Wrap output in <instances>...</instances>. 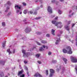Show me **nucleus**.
<instances>
[{"instance_id":"nucleus-1","label":"nucleus","mask_w":77,"mask_h":77,"mask_svg":"<svg viewBox=\"0 0 77 77\" xmlns=\"http://www.w3.org/2000/svg\"><path fill=\"white\" fill-rule=\"evenodd\" d=\"M66 48L67 50H66L65 49H63V51L64 53H67L68 54H72V52L71 51L70 46H68Z\"/></svg>"},{"instance_id":"nucleus-2","label":"nucleus","mask_w":77,"mask_h":77,"mask_svg":"<svg viewBox=\"0 0 77 77\" xmlns=\"http://www.w3.org/2000/svg\"><path fill=\"white\" fill-rule=\"evenodd\" d=\"M26 50L23 49L22 50V53L23 54V57H28V56H30V53H26Z\"/></svg>"},{"instance_id":"nucleus-3","label":"nucleus","mask_w":77,"mask_h":77,"mask_svg":"<svg viewBox=\"0 0 77 77\" xmlns=\"http://www.w3.org/2000/svg\"><path fill=\"white\" fill-rule=\"evenodd\" d=\"M15 8L16 10V12L18 13V12L20 11L19 10L21 9V6L16 5L15 6Z\"/></svg>"},{"instance_id":"nucleus-4","label":"nucleus","mask_w":77,"mask_h":77,"mask_svg":"<svg viewBox=\"0 0 77 77\" xmlns=\"http://www.w3.org/2000/svg\"><path fill=\"white\" fill-rule=\"evenodd\" d=\"M52 24H55V26H57L58 25V24H62V23L60 22L56 23V21L55 20H52Z\"/></svg>"},{"instance_id":"nucleus-5","label":"nucleus","mask_w":77,"mask_h":77,"mask_svg":"<svg viewBox=\"0 0 77 77\" xmlns=\"http://www.w3.org/2000/svg\"><path fill=\"white\" fill-rule=\"evenodd\" d=\"M71 59L72 62L75 63V62H77V59L76 57H71Z\"/></svg>"},{"instance_id":"nucleus-6","label":"nucleus","mask_w":77,"mask_h":77,"mask_svg":"<svg viewBox=\"0 0 77 77\" xmlns=\"http://www.w3.org/2000/svg\"><path fill=\"white\" fill-rule=\"evenodd\" d=\"M31 30V29L29 27L27 28L25 30V32L26 33H29L30 32Z\"/></svg>"},{"instance_id":"nucleus-7","label":"nucleus","mask_w":77,"mask_h":77,"mask_svg":"<svg viewBox=\"0 0 77 77\" xmlns=\"http://www.w3.org/2000/svg\"><path fill=\"white\" fill-rule=\"evenodd\" d=\"M48 11L49 12L52 13V9L50 6H48Z\"/></svg>"},{"instance_id":"nucleus-8","label":"nucleus","mask_w":77,"mask_h":77,"mask_svg":"<svg viewBox=\"0 0 77 77\" xmlns=\"http://www.w3.org/2000/svg\"><path fill=\"white\" fill-rule=\"evenodd\" d=\"M34 77H42V75H41L40 74H39L38 73H37L35 74L34 75Z\"/></svg>"},{"instance_id":"nucleus-9","label":"nucleus","mask_w":77,"mask_h":77,"mask_svg":"<svg viewBox=\"0 0 77 77\" xmlns=\"http://www.w3.org/2000/svg\"><path fill=\"white\" fill-rule=\"evenodd\" d=\"M60 41V38H59V39H57L56 41L57 42H55V44H58V43Z\"/></svg>"},{"instance_id":"nucleus-10","label":"nucleus","mask_w":77,"mask_h":77,"mask_svg":"<svg viewBox=\"0 0 77 77\" xmlns=\"http://www.w3.org/2000/svg\"><path fill=\"white\" fill-rule=\"evenodd\" d=\"M23 71H19L18 73V75H20L23 74Z\"/></svg>"},{"instance_id":"nucleus-11","label":"nucleus","mask_w":77,"mask_h":77,"mask_svg":"<svg viewBox=\"0 0 77 77\" xmlns=\"http://www.w3.org/2000/svg\"><path fill=\"white\" fill-rule=\"evenodd\" d=\"M65 28H66V29L67 30H69V26H68V25H66L65 26Z\"/></svg>"},{"instance_id":"nucleus-12","label":"nucleus","mask_w":77,"mask_h":77,"mask_svg":"<svg viewBox=\"0 0 77 77\" xmlns=\"http://www.w3.org/2000/svg\"><path fill=\"white\" fill-rule=\"evenodd\" d=\"M7 52H8V53H9V54H12V52L10 50V49H8L7 50Z\"/></svg>"},{"instance_id":"nucleus-13","label":"nucleus","mask_w":77,"mask_h":77,"mask_svg":"<svg viewBox=\"0 0 77 77\" xmlns=\"http://www.w3.org/2000/svg\"><path fill=\"white\" fill-rule=\"evenodd\" d=\"M63 61H64L65 63H66V62L67 61V59H66V58H63Z\"/></svg>"},{"instance_id":"nucleus-14","label":"nucleus","mask_w":77,"mask_h":77,"mask_svg":"<svg viewBox=\"0 0 77 77\" xmlns=\"http://www.w3.org/2000/svg\"><path fill=\"white\" fill-rule=\"evenodd\" d=\"M5 64V62L3 61H0V65H4Z\"/></svg>"},{"instance_id":"nucleus-15","label":"nucleus","mask_w":77,"mask_h":77,"mask_svg":"<svg viewBox=\"0 0 77 77\" xmlns=\"http://www.w3.org/2000/svg\"><path fill=\"white\" fill-rule=\"evenodd\" d=\"M41 43H42V44H46L47 43V41H45L44 40H42L41 41Z\"/></svg>"},{"instance_id":"nucleus-16","label":"nucleus","mask_w":77,"mask_h":77,"mask_svg":"<svg viewBox=\"0 0 77 77\" xmlns=\"http://www.w3.org/2000/svg\"><path fill=\"white\" fill-rule=\"evenodd\" d=\"M54 32H55V31H54V29H52V31H51L52 34L53 35H55Z\"/></svg>"},{"instance_id":"nucleus-17","label":"nucleus","mask_w":77,"mask_h":77,"mask_svg":"<svg viewBox=\"0 0 77 77\" xmlns=\"http://www.w3.org/2000/svg\"><path fill=\"white\" fill-rule=\"evenodd\" d=\"M50 71L51 73H52V74H53V73H54V71L53 69H50Z\"/></svg>"},{"instance_id":"nucleus-18","label":"nucleus","mask_w":77,"mask_h":77,"mask_svg":"<svg viewBox=\"0 0 77 77\" xmlns=\"http://www.w3.org/2000/svg\"><path fill=\"white\" fill-rule=\"evenodd\" d=\"M28 11L27 10H25L23 11V13L25 14H27V11Z\"/></svg>"},{"instance_id":"nucleus-19","label":"nucleus","mask_w":77,"mask_h":77,"mask_svg":"<svg viewBox=\"0 0 77 77\" xmlns=\"http://www.w3.org/2000/svg\"><path fill=\"white\" fill-rule=\"evenodd\" d=\"M2 44L3 47H5V45H6V42H5L3 43Z\"/></svg>"},{"instance_id":"nucleus-20","label":"nucleus","mask_w":77,"mask_h":77,"mask_svg":"<svg viewBox=\"0 0 77 77\" xmlns=\"http://www.w3.org/2000/svg\"><path fill=\"white\" fill-rule=\"evenodd\" d=\"M44 50V49L42 47H41L40 49H39V51H43Z\"/></svg>"},{"instance_id":"nucleus-21","label":"nucleus","mask_w":77,"mask_h":77,"mask_svg":"<svg viewBox=\"0 0 77 77\" xmlns=\"http://www.w3.org/2000/svg\"><path fill=\"white\" fill-rule=\"evenodd\" d=\"M43 47L44 48H46V49H48V46H45V45H43Z\"/></svg>"},{"instance_id":"nucleus-22","label":"nucleus","mask_w":77,"mask_h":77,"mask_svg":"<svg viewBox=\"0 0 77 77\" xmlns=\"http://www.w3.org/2000/svg\"><path fill=\"white\" fill-rule=\"evenodd\" d=\"M58 14L60 15L62 14V11H61L60 10H58Z\"/></svg>"},{"instance_id":"nucleus-23","label":"nucleus","mask_w":77,"mask_h":77,"mask_svg":"<svg viewBox=\"0 0 77 77\" xmlns=\"http://www.w3.org/2000/svg\"><path fill=\"white\" fill-rule=\"evenodd\" d=\"M1 77H3L4 76V74L3 72H2L0 74Z\"/></svg>"},{"instance_id":"nucleus-24","label":"nucleus","mask_w":77,"mask_h":77,"mask_svg":"<svg viewBox=\"0 0 77 77\" xmlns=\"http://www.w3.org/2000/svg\"><path fill=\"white\" fill-rule=\"evenodd\" d=\"M11 2H10V1H8V5H11Z\"/></svg>"},{"instance_id":"nucleus-25","label":"nucleus","mask_w":77,"mask_h":77,"mask_svg":"<svg viewBox=\"0 0 77 77\" xmlns=\"http://www.w3.org/2000/svg\"><path fill=\"white\" fill-rule=\"evenodd\" d=\"M40 56V55L39 54H37L36 55V57H39Z\"/></svg>"},{"instance_id":"nucleus-26","label":"nucleus","mask_w":77,"mask_h":77,"mask_svg":"<svg viewBox=\"0 0 77 77\" xmlns=\"http://www.w3.org/2000/svg\"><path fill=\"white\" fill-rule=\"evenodd\" d=\"M36 33L37 35H41V34H42V33L40 32H37Z\"/></svg>"},{"instance_id":"nucleus-27","label":"nucleus","mask_w":77,"mask_h":77,"mask_svg":"<svg viewBox=\"0 0 77 77\" xmlns=\"http://www.w3.org/2000/svg\"><path fill=\"white\" fill-rule=\"evenodd\" d=\"M41 17H36L35 18V20H39V19H41Z\"/></svg>"},{"instance_id":"nucleus-28","label":"nucleus","mask_w":77,"mask_h":77,"mask_svg":"<svg viewBox=\"0 0 77 77\" xmlns=\"http://www.w3.org/2000/svg\"><path fill=\"white\" fill-rule=\"evenodd\" d=\"M53 73H51L50 75H49V77H51L53 76Z\"/></svg>"},{"instance_id":"nucleus-29","label":"nucleus","mask_w":77,"mask_h":77,"mask_svg":"<svg viewBox=\"0 0 77 77\" xmlns=\"http://www.w3.org/2000/svg\"><path fill=\"white\" fill-rule=\"evenodd\" d=\"M46 75H48V70H46Z\"/></svg>"},{"instance_id":"nucleus-30","label":"nucleus","mask_w":77,"mask_h":77,"mask_svg":"<svg viewBox=\"0 0 77 77\" xmlns=\"http://www.w3.org/2000/svg\"><path fill=\"white\" fill-rule=\"evenodd\" d=\"M52 62H53V63H56V62H57V61H56V60H53L52 61Z\"/></svg>"},{"instance_id":"nucleus-31","label":"nucleus","mask_w":77,"mask_h":77,"mask_svg":"<svg viewBox=\"0 0 77 77\" xmlns=\"http://www.w3.org/2000/svg\"><path fill=\"white\" fill-rule=\"evenodd\" d=\"M2 25L3 26H5V23L4 22H3L2 23Z\"/></svg>"},{"instance_id":"nucleus-32","label":"nucleus","mask_w":77,"mask_h":77,"mask_svg":"<svg viewBox=\"0 0 77 77\" xmlns=\"http://www.w3.org/2000/svg\"><path fill=\"white\" fill-rule=\"evenodd\" d=\"M9 9V7H7V10L5 11V12H8V9Z\"/></svg>"},{"instance_id":"nucleus-33","label":"nucleus","mask_w":77,"mask_h":77,"mask_svg":"<svg viewBox=\"0 0 77 77\" xmlns=\"http://www.w3.org/2000/svg\"><path fill=\"white\" fill-rule=\"evenodd\" d=\"M48 54L49 55H51V52H49L48 53Z\"/></svg>"},{"instance_id":"nucleus-34","label":"nucleus","mask_w":77,"mask_h":77,"mask_svg":"<svg viewBox=\"0 0 77 77\" xmlns=\"http://www.w3.org/2000/svg\"><path fill=\"white\" fill-rule=\"evenodd\" d=\"M47 37H50V34H48L46 35Z\"/></svg>"},{"instance_id":"nucleus-35","label":"nucleus","mask_w":77,"mask_h":77,"mask_svg":"<svg viewBox=\"0 0 77 77\" xmlns=\"http://www.w3.org/2000/svg\"><path fill=\"white\" fill-rule=\"evenodd\" d=\"M11 13H9L8 14H7V16H9V15H11Z\"/></svg>"},{"instance_id":"nucleus-36","label":"nucleus","mask_w":77,"mask_h":77,"mask_svg":"<svg viewBox=\"0 0 77 77\" xmlns=\"http://www.w3.org/2000/svg\"><path fill=\"white\" fill-rule=\"evenodd\" d=\"M25 75H24V74H23L22 75H20V77H24Z\"/></svg>"},{"instance_id":"nucleus-37","label":"nucleus","mask_w":77,"mask_h":77,"mask_svg":"<svg viewBox=\"0 0 77 77\" xmlns=\"http://www.w3.org/2000/svg\"><path fill=\"white\" fill-rule=\"evenodd\" d=\"M36 43L38 45H41V44L39 42H36Z\"/></svg>"},{"instance_id":"nucleus-38","label":"nucleus","mask_w":77,"mask_h":77,"mask_svg":"<svg viewBox=\"0 0 77 77\" xmlns=\"http://www.w3.org/2000/svg\"><path fill=\"white\" fill-rule=\"evenodd\" d=\"M33 12L31 11H29V14H33Z\"/></svg>"},{"instance_id":"nucleus-39","label":"nucleus","mask_w":77,"mask_h":77,"mask_svg":"<svg viewBox=\"0 0 77 77\" xmlns=\"http://www.w3.org/2000/svg\"><path fill=\"white\" fill-rule=\"evenodd\" d=\"M51 2L52 3H55V0H53L51 1Z\"/></svg>"},{"instance_id":"nucleus-40","label":"nucleus","mask_w":77,"mask_h":77,"mask_svg":"<svg viewBox=\"0 0 77 77\" xmlns=\"http://www.w3.org/2000/svg\"><path fill=\"white\" fill-rule=\"evenodd\" d=\"M37 62L39 63V64H41V61H37Z\"/></svg>"},{"instance_id":"nucleus-41","label":"nucleus","mask_w":77,"mask_h":77,"mask_svg":"<svg viewBox=\"0 0 77 77\" xmlns=\"http://www.w3.org/2000/svg\"><path fill=\"white\" fill-rule=\"evenodd\" d=\"M24 63H27V61H26V60H25V61H24Z\"/></svg>"},{"instance_id":"nucleus-42","label":"nucleus","mask_w":77,"mask_h":77,"mask_svg":"<svg viewBox=\"0 0 77 77\" xmlns=\"http://www.w3.org/2000/svg\"><path fill=\"white\" fill-rule=\"evenodd\" d=\"M75 25V24H74V23L72 24V27H73Z\"/></svg>"},{"instance_id":"nucleus-43","label":"nucleus","mask_w":77,"mask_h":77,"mask_svg":"<svg viewBox=\"0 0 77 77\" xmlns=\"http://www.w3.org/2000/svg\"><path fill=\"white\" fill-rule=\"evenodd\" d=\"M23 5L24 6H26V4L25 3H23Z\"/></svg>"},{"instance_id":"nucleus-44","label":"nucleus","mask_w":77,"mask_h":77,"mask_svg":"<svg viewBox=\"0 0 77 77\" xmlns=\"http://www.w3.org/2000/svg\"><path fill=\"white\" fill-rule=\"evenodd\" d=\"M57 18H58V17H56L55 18V20H57Z\"/></svg>"},{"instance_id":"nucleus-45","label":"nucleus","mask_w":77,"mask_h":77,"mask_svg":"<svg viewBox=\"0 0 77 77\" xmlns=\"http://www.w3.org/2000/svg\"><path fill=\"white\" fill-rule=\"evenodd\" d=\"M34 15H36V14H37V12H35L34 13Z\"/></svg>"},{"instance_id":"nucleus-46","label":"nucleus","mask_w":77,"mask_h":77,"mask_svg":"<svg viewBox=\"0 0 77 77\" xmlns=\"http://www.w3.org/2000/svg\"><path fill=\"white\" fill-rule=\"evenodd\" d=\"M15 50L14 49L13 50V53H15Z\"/></svg>"},{"instance_id":"nucleus-47","label":"nucleus","mask_w":77,"mask_h":77,"mask_svg":"<svg viewBox=\"0 0 77 77\" xmlns=\"http://www.w3.org/2000/svg\"><path fill=\"white\" fill-rule=\"evenodd\" d=\"M75 41H76V45L77 46V38H76V39H75Z\"/></svg>"},{"instance_id":"nucleus-48","label":"nucleus","mask_w":77,"mask_h":77,"mask_svg":"<svg viewBox=\"0 0 77 77\" xmlns=\"http://www.w3.org/2000/svg\"><path fill=\"white\" fill-rule=\"evenodd\" d=\"M72 12V10H70L69 11V14H71Z\"/></svg>"},{"instance_id":"nucleus-49","label":"nucleus","mask_w":77,"mask_h":77,"mask_svg":"<svg viewBox=\"0 0 77 77\" xmlns=\"http://www.w3.org/2000/svg\"><path fill=\"white\" fill-rule=\"evenodd\" d=\"M25 69H26V70H27V69H28L27 68V67H25Z\"/></svg>"},{"instance_id":"nucleus-50","label":"nucleus","mask_w":77,"mask_h":77,"mask_svg":"<svg viewBox=\"0 0 77 77\" xmlns=\"http://www.w3.org/2000/svg\"><path fill=\"white\" fill-rule=\"evenodd\" d=\"M60 2H64V0H60Z\"/></svg>"},{"instance_id":"nucleus-51","label":"nucleus","mask_w":77,"mask_h":77,"mask_svg":"<svg viewBox=\"0 0 77 77\" xmlns=\"http://www.w3.org/2000/svg\"><path fill=\"white\" fill-rule=\"evenodd\" d=\"M29 22H26L25 23V24H29Z\"/></svg>"},{"instance_id":"nucleus-52","label":"nucleus","mask_w":77,"mask_h":77,"mask_svg":"<svg viewBox=\"0 0 77 77\" xmlns=\"http://www.w3.org/2000/svg\"><path fill=\"white\" fill-rule=\"evenodd\" d=\"M74 12L72 13L71 15H74Z\"/></svg>"},{"instance_id":"nucleus-53","label":"nucleus","mask_w":77,"mask_h":77,"mask_svg":"<svg viewBox=\"0 0 77 77\" xmlns=\"http://www.w3.org/2000/svg\"><path fill=\"white\" fill-rule=\"evenodd\" d=\"M51 17H52V18H53V17H54V15H53Z\"/></svg>"},{"instance_id":"nucleus-54","label":"nucleus","mask_w":77,"mask_h":77,"mask_svg":"<svg viewBox=\"0 0 77 77\" xmlns=\"http://www.w3.org/2000/svg\"><path fill=\"white\" fill-rule=\"evenodd\" d=\"M27 74L28 76H29V72H27Z\"/></svg>"},{"instance_id":"nucleus-55","label":"nucleus","mask_w":77,"mask_h":77,"mask_svg":"<svg viewBox=\"0 0 77 77\" xmlns=\"http://www.w3.org/2000/svg\"><path fill=\"white\" fill-rule=\"evenodd\" d=\"M57 28H61V26H57Z\"/></svg>"},{"instance_id":"nucleus-56","label":"nucleus","mask_w":77,"mask_h":77,"mask_svg":"<svg viewBox=\"0 0 77 77\" xmlns=\"http://www.w3.org/2000/svg\"><path fill=\"white\" fill-rule=\"evenodd\" d=\"M74 40H72V44H73V43H74Z\"/></svg>"},{"instance_id":"nucleus-57","label":"nucleus","mask_w":77,"mask_h":77,"mask_svg":"<svg viewBox=\"0 0 77 77\" xmlns=\"http://www.w3.org/2000/svg\"><path fill=\"white\" fill-rule=\"evenodd\" d=\"M70 21H69L68 22V24H70Z\"/></svg>"},{"instance_id":"nucleus-58","label":"nucleus","mask_w":77,"mask_h":77,"mask_svg":"<svg viewBox=\"0 0 77 77\" xmlns=\"http://www.w3.org/2000/svg\"><path fill=\"white\" fill-rule=\"evenodd\" d=\"M26 21V19H24V20H23V21L25 22Z\"/></svg>"},{"instance_id":"nucleus-59","label":"nucleus","mask_w":77,"mask_h":77,"mask_svg":"<svg viewBox=\"0 0 77 77\" xmlns=\"http://www.w3.org/2000/svg\"><path fill=\"white\" fill-rule=\"evenodd\" d=\"M42 7H43L42 5H41V8H42Z\"/></svg>"},{"instance_id":"nucleus-60","label":"nucleus","mask_w":77,"mask_h":77,"mask_svg":"<svg viewBox=\"0 0 77 77\" xmlns=\"http://www.w3.org/2000/svg\"><path fill=\"white\" fill-rule=\"evenodd\" d=\"M64 69H65V67H64L63 68V70H64Z\"/></svg>"},{"instance_id":"nucleus-61","label":"nucleus","mask_w":77,"mask_h":77,"mask_svg":"<svg viewBox=\"0 0 77 77\" xmlns=\"http://www.w3.org/2000/svg\"><path fill=\"white\" fill-rule=\"evenodd\" d=\"M57 36H60V35H57Z\"/></svg>"},{"instance_id":"nucleus-62","label":"nucleus","mask_w":77,"mask_h":77,"mask_svg":"<svg viewBox=\"0 0 77 77\" xmlns=\"http://www.w3.org/2000/svg\"><path fill=\"white\" fill-rule=\"evenodd\" d=\"M8 75H10V74H9V73H8Z\"/></svg>"},{"instance_id":"nucleus-63","label":"nucleus","mask_w":77,"mask_h":77,"mask_svg":"<svg viewBox=\"0 0 77 77\" xmlns=\"http://www.w3.org/2000/svg\"><path fill=\"white\" fill-rule=\"evenodd\" d=\"M76 33H77V36H76V38H77V32H76Z\"/></svg>"},{"instance_id":"nucleus-64","label":"nucleus","mask_w":77,"mask_h":77,"mask_svg":"<svg viewBox=\"0 0 77 77\" xmlns=\"http://www.w3.org/2000/svg\"><path fill=\"white\" fill-rule=\"evenodd\" d=\"M5 77H8V75H7L5 76Z\"/></svg>"}]
</instances>
